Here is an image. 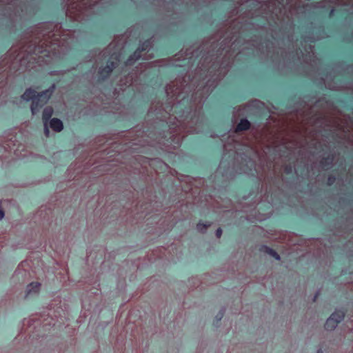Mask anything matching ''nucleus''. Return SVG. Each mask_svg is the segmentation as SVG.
Returning a JSON list of instances; mask_svg holds the SVG:
<instances>
[{"mask_svg":"<svg viewBox=\"0 0 353 353\" xmlns=\"http://www.w3.org/2000/svg\"><path fill=\"white\" fill-rule=\"evenodd\" d=\"M260 251L270 255L276 260H280L279 254L274 250L267 245H262L260 248Z\"/></svg>","mask_w":353,"mask_h":353,"instance_id":"nucleus-9","label":"nucleus"},{"mask_svg":"<svg viewBox=\"0 0 353 353\" xmlns=\"http://www.w3.org/2000/svg\"><path fill=\"white\" fill-rule=\"evenodd\" d=\"M250 127L251 123L247 119H241L235 128V132L248 130Z\"/></svg>","mask_w":353,"mask_h":353,"instance_id":"nucleus-5","label":"nucleus"},{"mask_svg":"<svg viewBox=\"0 0 353 353\" xmlns=\"http://www.w3.org/2000/svg\"><path fill=\"white\" fill-rule=\"evenodd\" d=\"M35 48H36V47H34V48L33 50H30V52H32V53H36V51H37V50H36V49H35Z\"/></svg>","mask_w":353,"mask_h":353,"instance_id":"nucleus-21","label":"nucleus"},{"mask_svg":"<svg viewBox=\"0 0 353 353\" xmlns=\"http://www.w3.org/2000/svg\"><path fill=\"white\" fill-rule=\"evenodd\" d=\"M223 315H224V312L223 311H220L217 314V315L216 316V319L217 322L221 320V319L223 318Z\"/></svg>","mask_w":353,"mask_h":353,"instance_id":"nucleus-16","label":"nucleus"},{"mask_svg":"<svg viewBox=\"0 0 353 353\" xmlns=\"http://www.w3.org/2000/svg\"><path fill=\"white\" fill-rule=\"evenodd\" d=\"M112 59H114L115 61L112 60H108L106 63V66H109V68L111 69V70L113 71L114 69H115L118 65V62L119 61V56L116 54H112L111 56Z\"/></svg>","mask_w":353,"mask_h":353,"instance_id":"nucleus-12","label":"nucleus"},{"mask_svg":"<svg viewBox=\"0 0 353 353\" xmlns=\"http://www.w3.org/2000/svg\"><path fill=\"white\" fill-rule=\"evenodd\" d=\"M44 133L46 137H48L49 135L50 130H49L48 124H44Z\"/></svg>","mask_w":353,"mask_h":353,"instance_id":"nucleus-18","label":"nucleus"},{"mask_svg":"<svg viewBox=\"0 0 353 353\" xmlns=\"http://www.w3.org/2000/svg\"><path fill=\"white\" fill-rule=\"evenodd\" d=\"M210 226V224L203 223L201 221L199 222L196 228L199 231L204 232Z\"/></svg>","mask_w":353,"mask_h":353,"instance_id":"nucleus-13","label":"nucleus"},{"mask_svg":"<svg viewBox=\"0 0 353 353\" xmlns=\"http://www.w3.org/2000/svg\"><path fill=\"white\" fill-rule=\"evenodd\" d=\"M150 46L151 40L149 39L141 43L136 49V50L141 54V52L146 51L150 47Z\"/></svg>","mask_w":353,"mask_h":353,"instance_id":"nucleus-10","label":"nucleus"},{"mask_svg":"<svg viewBox=\"0 0 353 353\" xmlns=\"http://www.w3.org/2000/svg\"><path fill=\"white\" fill-rule=\"evenodd\" d=\"M141 57V54L135 50L132 54H131L128 59L125 61L124 65L125 66L132 65L134 63L139 60Z\"/></svg>","mask_w":353,"mask_h":353,"instance_id":"nucleus-6","label":"nucleus"},{"mask_svg":"<svg viewBox=\"0 0 353 353\" xmlns=\"http://www.w3.org/2000/svg\"><path fill=\"white\" fill-rule=\"evenodd\" d=\"M336 11V9L332 8L330 12V14H329L330 17L334 16Z\"/></svg>","mask_w":353,"mask_h":353,"instance_id":"nucleus-19","label":"nucleus"},{"mask_svg":"<svg viewBox=\"0 0 353 353\" xmlns=\"http://www.w3.org/2000/svg\"><path fill=\"white\" fill-rule=\"evenodd\" d=\"M319 295V292L316 293V294L314 295V299H313V301H314V302H315V301H316V299H317V298H318Z\"/></svg>","mask_w":353,"mask_h":353,"instance_id":"nucleus-20","label":"nucleus"},{"mask_svg":"<svg viewBox=\"0 0 353 353\" xmlns=\"http://www.w3.org/2000/svg\"><path fill=\"white\" fill-rule=\"evenodd\" d=\"M317 353H322V350L320 349L317 351Z\"/></svg>","mask_w":353,"mask_h":353,"instance_id":"nucleus-22","label":"nucleus"},{"mask_svg":"<svg viewBox=\"0 0 353 353\" xmlns=\"http://www.w3.org/2000/svg\"><path fill=\"white\" fill-rule=\"evenodd\" d=\"M41 284L39 282H32L28 285L26 297H29L39 293Z\"/></svg>","mask_w":353,"mask_h":353,"instance_id":"nucleus-3","label":"nucleus"},{"mask_svg":"<svg viewBox=\"0 0 353 353\" xmlns=\"http://www.w3.org/2000/svg\"><path fill=\"white\" fill-rule=\"evenodd\" d=\"M345 312L339 310L333 312L327 319L325 323V329L327 330H334L337 325L344 319Z\"/></svg>","mask_w":353,"mask_h":353,"instance_id":"nucleus-2","label":"nucleus"},{"mask_svg":"<svg viewBox=\"0 0 353 353\" xmlns=\"http://www.w3.org/2000/svg\"><path fill=\"white\" fill-rule=\"evenodd\" d=\"M50 126L56 132H61L63 128L62 121L57 118H53L50 121Z\"/></svg>","mask_w":353,"mask_h":353,"instance_id":"nucleus-8","label":"nucleus"},{"mask_svg":"<svg viewBox=\"0 0 353 353\" xmlns=\"http://www.w3.org/2000/svg\"><path fill=\"white\" fill-rule=\"evenodd\" d=\"M222 229L221 228H219L216 230V236L217 238H221V235H222Z\"/></svg>","mask_w":353,"mask_h":353,"instance_id":"nucleus-17","label":"nucleus"},{"mask_svg":"<svg viewBox=\"0 0 353 353\" xmlns=\"http://www.w3.org/2000/svg\"><path fill=\"white\" fill-rule=\"evenodd\" d=\"M284 172L288 174H291L292 172V167L290 165H285L284 168Z\"/></svg>","mask_w":353,"mask_h":353,"instance_id":"nucleus-15","label":"nucleus"},{"mask_svg":"<svg viewBox=\"0 0 353 353\" xmlns=\"http://www.w3.org/2000/svg\"><path fill=\"white\" fill-rule=\"evenodd\" d=\"M335 181H336V178H335V176L334 175L330 174V175L328 176V177H327V184L329 185H332L335 182Z\"/></svg>","mask_w":353,"mask_h":353,"instance_id":"nucleus-14","label":"nucleus"},{"mask_svg":"<svg viewBox=\"0 0 353 353\" xmlns=\"http://www.w3.org/2000/svg\"><path fill=\"white\" fill-rule=\"evenodd\" d=\"M112 72V70H111L109 66L105 65L104 67L100 68L98 71L99 80L105 81L110 77Z\"/></svg>","mask_w":353,"mask_h":353,"instance_id":"nucleus-4","label":"nucleus"},{"mask_svg":"<svg viewBox=\"0 0 353 353\" xmlns=\"http://www.w3.org/2000/svg\"><path fill=\"white\" fill-rule=\"evenodd\" d=\"M333 161H334V156L328 155L325 157H323L321 160L320 164L323 167H330L332 165Z\"/></svg>","mask_w":353,"mask_h":353,"instance_id":"nucleus-11","label":"nucleus"},{"mask_svg":"<svg viewBox=\"0 0 353 353\" xmlns=\"http://www.w3.org/2000/svg\"><path fill=\"white\" fill-rule=\"evenodd\" d=\"M54 90V85H52L48 89L42 91L40 93H37V92L32 88H28L22 94L21 98L26 101L32 100L31 104V112L33 115H35L40 111V109L47 103Z\"/></svg>","mask_w":353,"mask_h":353,"instance_id":"nucleus-1","label":"nucleus"},{"mask_svg":"<svg viewBox=\"0 0 353 353\" xmlns=\"http://www.w3.org/2000/svg\"><path fill=\"white\" fill-rule=\"evenodd\" d=\"M54 112L53 108L50 106L46 107L42 113L43 124H48Z\"/></svg>","mask_w":353,"mask_h":353,"instance_id":"nucleus-7","label":"nucleus"}]
</instances>
